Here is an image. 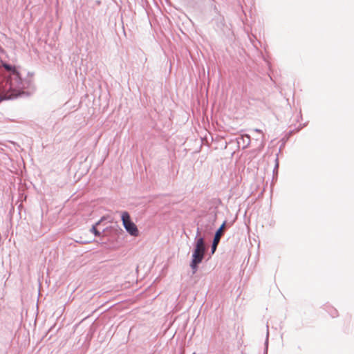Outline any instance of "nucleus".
<instances>
[{
    "mask_svg": "<svg viewBox=\"0 0 354 354\" xmlns=\"http://www.w3.org/2000/svg\"><path fill=\"white\" fill-rule=\"evenodd\" d=\"M19 95L18 90L12 89L11 85L10 86V90H0V101L4 100H10Z\"/></svg>",
    "mask_w": 354,
    "mask_h": 354,
    "instance_id": "nucleus-4",
    "label": "nucleus"
},
{
    "mask_svg": "<svg viewBox=\"0 0 354 354\" xmlns=\"http://www.w3.org/2000/svg\"><path fill=\"white\" fill-rule=\"evenodd\" d=\"M2 66L8 71L11 72L12 75H14L17 79V83H16V88H12V82L9 83V86L11 84V88L12 89H16L19 91V93H20V89L22 88V82L20 77L19 72L17 70L15 66H11L10 64H8L6 63H3Z\"/></svg>",
    "mask_w": 354,
    "mask_h": 354,
    "instance_id": "nucleus-3",
    "label": "nucleus"
},
{
    "mask_svg": "<svg viewBox=\"0 0 354 354\" xmlns=\"http://www.w3.org/2000/svg\"><path fill=\"white\" fill-rule=\"evenodd\" d=\"M91 232H93L95 236H100V232L97 230V228H96V227L95 225H93L92 227V228L91 229Z\"/></svg>",
    "mask_w": 354,
    "mask_h": 354,
    "instance_id": "nucleus-7",
    "label": "nucleus"
},
{
    "mask_svg": "<svg viewBox=\"0 0 354 354\" xmlns=\"http://www.w3.org/2000/svg\"><path fill=\"white\" fill-rule=\"evenodd\" d=\"M225 224H226V222L225 221L221 225V227L218 228V230L216 231L214 238V240L220 241L221 237L222 236V235L223 234V232H224Z\"/></svg>",
    "mask_w": 354,
    "mask_h": 354,
    "instance_id": "nucleus-5",
    "label": "nucleus"
},
{
    "mask_svg": "<svg viewBox=\"0 0 354 354\" xmlns=\"http://www.w3.org/2000/svg\"><path fill=\"white\" fill-rule=\"evenodd\" d=\"M330 313V315L333 317H335L337 316L338 315V313H337V310L335 308H333V307H329V309H328Z\"/></svg>",
    "mask_w": 354,
    "mask_h": 354,
    "instance_id": "nucleus-6",
    "label": "nucleus"
},
{
    "mask_svg": "<svg viewBox=\"0 0 354 354\" xmlns=\"http://www.w3.org/2000/svg\"><path fill=\"white\" fill-rule=\"evenodd\" d=\"M218 243H219L218 241H216V240L214 239L213 243H212V252H214V251L216 250V247H217Z\"/></svg>",
    "mask_w": 354,
    "mask_h": 354,
    "instance_id": "nucleus-8",
    "label": "nucleus"
},
{
    "mask_svg": "<svg viewBox=\"0 0 354 354\" xmlns=\"http://www.w3.org/2000/svg\"><path fill=\"white\" fill-rule=\"evenodd\" d=\"M205 244L203 238H199L196 243V247L192 254V261L190 266L193 270V273L197 271L198 264L202 262L205 254Z\"/></svg>",
    "mask_w": 354,
    "mask_h": 354,
    "instance_id": "nucleus-1",
    "label": "nucleus"
},
{
    "mask_svg": "<svg viewBox=\"0 0 354 354\" xmlns=\"http://www.w3.org/2000/svg\"><path fill=\"white\" fill-rule=\"evenodd\" d=\"M122 221L123 225L129 234L133 236L139 235V231L136 224L131 221L130 215L128 212L122 213Z\"/></svg>",
    "mask_w": 354,
    "mask_h": 354,
    "instance_id": "nucleus-2",
    "label": "nucleus"
}]
</instances>
